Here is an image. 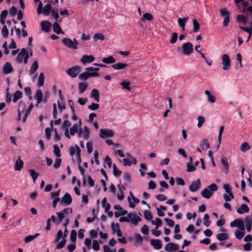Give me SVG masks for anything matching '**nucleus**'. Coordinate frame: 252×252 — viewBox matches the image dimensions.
I'll use <instances>...</instances> for the list:
<instances>
[{"label": "nucleus", "mask_w": 252, "mask_h": 252, "mask_svg": "<svg viewBox=\"0 0 252 252\" xmlns=\"http://www.w3.org/2000/svg\"><path fill=\"white\" fill-rule=\"evenodd\" d=\"M8 30L5 25L3 26L1 30V34L4 38H7L8 36Z\"/></svg>", "instance_id": "nucleus-57"}, {"label": "nucleus", "mask_w": 252, "mask_h": 252, "mask_svg": "<svg viewBox=\"0 0 252 252\" xmlns=\"http://www.w3.org/2000/svg\"><path fill=\"white\" fill-rule=\"evenodd\" d=\"M153 19L152 15L149 13H146L143 14L142 20H147L148 21H151Z\"/></svg>", "instance_id": "nucleus-62"}, {"label": "nucleus", "mask_w": 252, "mask_h": 252, "mask_svg": "<svg viewBox=\"0 0 252 252\" xmlns=\"http://www.w3.org/2000/svg\"><path fill=\"white\" fill-rule=\"evenodd\" d=\"M98 73L94 72V71H86L80 74L78 78L81 80L86 81L89 78L98 77Z\"/></svg>", "instance_id": "nucleus-5"}, {"label": "nucleus", "mask_w": 252, "mask_h": 252, "mask_svg": "<svg viewBox=\"0 0 252 252\" xmlns=\"http://www.w3.org/2000/svg\"><path fill=\"white\" fill-rule=\"evenodd\" d=\"M105 37L104 36L100 33H96L94 34L93 39L94 41H96L98 40H103Z\"/></svg>", "instance_id": "nucleus-51"}, {"label": "nucleus", "mask_w": 252, "mask_h": 252, "mask_svg": "<svg viewBox=\"0 0 252 252\" xmlns=\"http://www.w3.org/2000/svg\"><path fill=\"white\" fill-rule=\"evenodd\" d=\"M248 4L249 3L247 1H243L242 3V6L243 8L242 11V12L246 13L247 17H248V13H252V6H248Z\"/></svg>", "instance_id": "nucleus-22"}, {"label": "nucleus", "mask_w": 252, "mask_h": 252, "mask_svg": "<svg viewBox=\"0 0 252 252\" xmlns=\"http://www.w3.org/2000/svg\"><path fill=\"white\" fill-rule=\"evenodd\" d=\"M104 164H107L109 168H111L112 161L111 158L108 156H106L104 158Z\"/></svg>", "instance_id": "nucleus-64"}, {"label": "nucleus", "mask_w": 252, "mask_h": 252, "mask_svg": "<svg viewBox=\"0 0 252 252\" xmlns=\"http://www.w3.org/2000/svg\"><path fill=\"white\" fill-rule=\"evenodd\" d=\"M61 162L62 159L59 157H58L55 159V161L53 165V167L56 169H58L60 166Z\"/></svg>", "instance_id": "nucleus-61"}, {"label": "nucleus", "mask_w": 252, "mask_h": 252, "mask_svg": "<svg viewBox=\"0 0 252 252\" xmlns=\"http://www.w3.org/2000/svg\"><path fill=\"white\" fill-rule=\"evenodd\" d=\"M244 231L245 230H240V229L236 230L234 232L235 237L239 240L241 239L245 235Z\"/></svg>", "instance_id": "nucleus-45"}, {"label": "nucleus", "mask_w": 252, "mask_h": 252, "mask_svg": "<svg viewBox=\"0 0 252 252\" xmlns=\"http://www.w3.org/2000/svg\"><path fill=\"white\" fill-rule=\"evenodd\" d=\"M200 25L196 20H193V32L195 33L199 31Z\"/></svg>", "instance_id": "nucleus-49"}, {"label": "nucleus", "mask_w": 252, "mask_h": 252, "mask_svg": "<svg viewBox=\"0 0 252 252\" xmlns=\"http://www.w3.org/2000/svg\"><path fill=\"white\" fill-rule=\"evenodd\" d=\"M39 235V233H36L33 235H29L25 238L24 241L26 243H29L38 237Z\"/></svg>", "instance_id": "nucleus-48"}, {"label": "nucleus", "mask_w": 252, "mask_h": 252, "mask_svg": "<svg viewBox=\"0 0 252 252\" xmlns=\"http://www.w3.org/2000/svg\"><path fill=\"white\" fill-rule=\"evenodd\" d=\"M102 61L104 63L110 64L114 63L116 61L112 56H110L106 58H103Z\"/></svg>", "instance_id": "nucleus-40"}, {"label": "nucleus", "mask_w": 252, "mask_h": 252, "mask_svg": "<svg viewBox=\"0 0 252 252\" xmlns=\"http://www.w3.org/2000/svg\"><path fill=\"white\" fill-rule=\"evenodd\" d=\"M68 232L65 227L64 231V236L63 238L62 241L58 243V244L56 246V249H61L64 247L65 246V244L66 243V240L65 239L66 236L68 235Z\"/></svg>", "instance_id": "nucleus-21"}, {"label": "nucleus", "mask_w": 252, "mask_h": 252, "mask_svg": "<svg viewBox=\"0 0 252 252\" xmlns=\"http://www.w3.org/2000/svg\"><path fill=\"white\" fill-rule=\"evenodd\" d=\"M23 161L20 158V157H18V159L16 161L14 165V169L16 171H20L23 167Z\"/></svg>", "instance_id": "nucleus-33"}, {"label": "nucleus", "mask_w": 252, "mask_h": 252, "mask_svg": "<svg viewBox=\"0 0 252 252\" xmlns=\"http://www.w3.org/2000/svg\"><path fill=\"white\" fill-rule=\"evenodd\" d=\"M249 211V208L245 204H242L240 208H237V212L239 214H243L245 213H247Z\"/></svg>", "instance_id": "nucleus-32"}, {"label": "nucleus", "mask_w": 252, "mask_h": 252, "mask_svg": "<svg viewBox=\"0 0 252 252\" xmlns=\"http://www.w3.org/2000/svg\"><path fill=\"white\" fill-rule=\"evenodd\" d=\"M29 172L30 173V175L33 179V182H35L38 177V174L35 172L34 170L33 169H29Z\"/></svg>", "instance_id": "nucleus-55"}, {"label": "nucleus", "mask_w": 252, "mask_h": 252, "mask_svg": "<svg viewBox=\"0 0 252 252\" xmlns=\"http://www.w3.org/2000/svg\"><path fill=\"white\" fill-rule=\"evenodd\" d=\"M151 244L156 250H159L162 247L161 242L159 239H151Z\"/></svg>", "instance_id": "nucleus-27"}, {"label": "nucleus", "mask_w": 252, "mask_h": 252, "mask_svg": "<svg viewBox=\"0 0 252 252\" xmlns=\"http://www.w3.org/2000/svg\"><path fill=\"white\" fill-rule=\"evenodd\" d=\"M60 98V99L58 101V108L60 110V112H61L63 109H64L65 108V103L63 101V98L62 96V92L61 90L59 91Z\"/></svg>", "instance_id": "nucleus-31"}, {"label": "nucleus", "mask_w": 252, "mask_h": 252, "mask_svg": "<svg viewBox=\"0 0 252 252\" xmlns=\"http://www.w3.org/2000/svg\"><path fill=\"white\" fill-rule=\"evenodd\" d=\"M221 59L222 61V64L223 65L222 69L224 70H228L230 68V59L227 54H223L221 56Z\"/></svg>", "instance_id": "nucleus-9"}, {"label": "nucleus", "mask_w": 252, "mask_h": 252, "mask_svg": "<svg viewBox=\"0 0 252 252\" xmlns=\"http://www.w3.org/2000/svg\"><path fill=\"white\" fill-rule=\"evenodd\" d=\"M151 223L156 225V229H158V228L161 225L162 221L159 218H156L155 220H153L151 221Z\"/></svg>", "instance_id": "nucleus-53"}, {"label": "nucleus", "mask_w": 252, "mask_h": 252, "mask_svg": "<svg viewBox=\"0 0 252 252\" xmlns=\"http://www.w3.org/2000/svg\"><path fill=\"white\" fill-rule=\"evenodd\" d=\"M99 136L103 139L111 138L113 137L114 132L111 129L101 128L99 130Z\"/></svg>", "instance_id": "nucleus-11"}, {"label": "nucleus", "mask_w": 252, "mask_h": 252, "mask_svg": "<svg viewBox=\"0 0 252 252\" xmlns=\"http://www.w3.org/2000/svg\"><path fill=\"white\" fill-rule=\"evenodd\" d=\"M221 163L223 166L222 171L227 173L229 170L228 160L226 157L223 156L221 157Z\"/></svg>", "instance_id": "nucleus-28"}, {"label": "nucleus", "mask_w": 252, "mask_h": 252, "mask_svg": "<svg viewBox=\"0 0 252 252\" xmlns=\"http://www.w3.org/2000/svg\"><path fill=\"white\" fill-rule=\"evenodd\" d=\"M209 216L208 214H205L203 218V224L206 227H209L210 225V221L209 220Z\"/></svg>", "instance_id": "nucleus-58"}, {"label": "nucleus", "mask_w": 252, "mask_h": 252, "mask_svg": "<svg viewBox=\"0 0 252 252\" xmlns=\"http://www.w3.org/2000/svg\"><path fill=\"white\" fill-rule=\"evenodd\" d=\"M113 174L115 177L119 176L121 174V171L117 168L115 164H113Z\"/></svg>", "instance_id": "nucleus-63"}, {"label": "nucleus", "mask_w": 252, "mask_h": 252, "mask_svg": "<svg viewBox=\"0 0 252 252\" xmlns=\"http://www.w3.org/2000/svg\"><path fill=\"white\" fill-rule=\"evenodd\" d=\"M118 191L117 193V198L119 200H122L124 199V190L126 189L125 187L121 184L118 185Z\"/></svg>", "instance_id": "nucleus-18"}, {"label": "nucleus", "mask_w": 252, "mask_h": 252, "mask_svg": "<svg viewBox=\"0 0 252 252\" xmlns=\"http://www.w3.org/2000/svg\"><path fill=\"white\" fill-rule=\"evenodd\" d=\"M183 54L185 56L189 55L193 51V45L191 43L188 42L182 45Z\"/></svg>", "instance_id": "nucleus-8"}, {"label": "nucleus", "mask_w": 252, "mask_h": 252, "mask_svg": "<svg viewBox=\"0 0 252 252\" xmlns=\"http://www.w3.org/2000/svg\"><path fill=\"white\" fill-rule=\"evenodd\" d=\"M81 125V120H79V123H76L73 125L72 127L70 128L69 135L73 136L76 133L78 129L79 126Z\"/></svg>", "instance_id": "nucleus-30"}, {"label": "nucleus", "mask_w": 252, "mask_h": 252, "mask_svg": "<svg viewBox=\"0 0 252 252\" xmlns=\"http://www.w3.org/2000/svg\"><path fill=\"white\" fill-rule=\"evenodd\" d=\"M33 106H34V105H33V104L32 103H31L30 105L29 108L26 110V112L25 113V115H24V116L22 120V121L23 123H25L26 122L27 117H28V116L29 115L30 113H31V110L32 109V108L33 107Z\"/></svg>", "instance_id": "nucleus-43"}, {"label": "nucleus", "mask_w": 252, "mask_h": 252, "mask_svg": "<svg viewBox=\"0 0 252 252\" xmlns=\"http://www.w3.org/2000/svg\"><path fill=\"white\" fill-rule=\"evenodd\" d=\"M38 63L37 61H34L31 66L29 74L30 75L33 74L38 68Z\"/></svg>", "instance_id": "nucleus-35"}, {"label": "nucleus", "mask_w": 252, "mask_h": 252, "mask_svg": "<svg viewBox=\"0 0 252 252\" xmlns=\"http://www.w3.org/2000/svg\"><path fill=\"white\" fill-rule=\"evenodd\" d=\"M69 155L72 157L76 154L77 160H79V162H81V149L77 145L71 146L69 149Z\"/></svg>", "instance_id": "nucleus-6"}, {"label": "nucleus", "mask_w": 252, "mask_h": 252, "mask_svg": "<svg viewBox=\"0 0 252 252\" xmlns=\"http://www.w3.org/2000/svg\"><path fill=\"white\" fill-rule=\"evenodd\" d=\"M111 225L112 231L114 233L118 232V231L120 229L119 224L118 223H115L114 222H112Z\"/></svg>", "instance_id": "nucleus-54"}, {"label": "nucleus", "mask_w": 252, "mask_h": 252, "mask_svg": "<svg viewBox=\"0 0 252 252\" xmlns=\"http://www.w3.org/2000/svg\"><path fill=\"white\" fill-rule=\"evenodd\" d=\"M200 147L203 151H206L210 147V144L208 140L206 139H203L200 142Z\"/></svg>", "instance_id": "nucleus-38"}, {"label": "nucleus", "mask_w": 252, "mask_h": 252, "mask_svg": "<svg viewBox=\"0 0 252 252\" xmlns=\"http://www.w3.org/2000/svg\"><path fill=\"white\" fill-rule=\"evenodd\" d=\"M51 8H52V6L50 4H47L43 8V13H42L44 15H46V16L48 15L51 12Z\"/></svg>", "instance_id": "nucleus-47"}, {"label": "nucleus", "mask_w": 252, "mask_h": 252, "mask_svg": "<svg viewBox=\"0 0 252 252\" xmlns=\"http://www.w3.org/2000/svg\"><path fill=\"white\" fill-rule=\"evenodd\" d=\"M179 249L178 245L173 243H169L167 244L165 247V250L167 252H172Z\"/></svg>", "instance_id": "nucleus-17"}, {"label": "nucleus", "mask_w": 252, "mask_h": 252, "mask_svg": "<svg viewBox=\"0 0 252 252\" xmlns=\"http://www.w3.org/2000/svg\"><path fill=\"white\" fill-rule=\"evenodd\" d=\"M217 239L220 241H224L228 238V236L226 233H219L217 235Z\"/></svg>", "instance_id": "nucleus-50"}, {"label": "nucleus", "mask_w": 252, "mask_h": 252, "mask_svg": "<svg viewBox=\"0 0 252 252\" xmlns=\"http://www.w3.org/2000/svg\"><path fill=\"white\" fill-rule=\"evenodd\" d=\"M197 126L199 128L202 127L203 124L205 122V118L202 116H199L197 119Z\"/></svg>", "instance_id": "nucleus-52"}, {"label": "nucleus", "mask_w": 252, "mask_h": 252, "mask_svg": "<svg viewBox=\"0 0 252 252\" xmlns=\"http://www.w3.org/2000/svg\"><path fill=\"white\" fill-rule=\"evenodd\" d=\"M217 185L213 183L207 188L204 189L201 192V194L203 197L209 199L213 195V192L217 190Z\"/></svg>", "instance_id": "nucleus-2"}, {"label": "nucleus", "mask_w": 252, "mask_h": 252, "mask_svg": "<svg viewBox=\"0 0 252 252\" xmlns=\"http://www.w3.org/2000/svg\"><path fill=\"white\" fill-rule=\"evenodd\" d=\"M78 136L82 137L84 140H87L89 137V130L87 126H84L83 129H80Z\"/></svg>", "instance_id": "nucleus-15"}, {"label": "nucleus", "mask_w": 252, "mask_h": 252, "mask_svg": "<svg viewBox=\"0 0 252 252\" xmlns=\"http://www.w3.org/2000/svg\"><path fill=\"white\" fill-rule=\"evenodd\" d=\"M95 60V58L93 55H83L80 60V62L82 64L85 65L87 63H90Z\"/></svg>", "instance_id": "nucleus-14"}, {"label": "nucleus", "mask_w": 252, "mask_h": 252, "mask_svg": "<svg viewBox=\"0 0 252 252\" xmlns=\"http://www.w3.org/2000/svg\"><path fill=\"white\" fill-rule=\"evenodd\" d=\"M188 19V17H184L183 18H180L178 19V24L179 26L182 28V31H184L185 30V25Z\"/></svg>", "instance_id": "nucleus-34"}, {"label": "nucleus", "mask_w": 252, "mask_h": 252, "mask_svg": "<svg viewBox=\"0 0 252 252\" xmlns=\"http://www.w3.org/2000/svg\"><path fill=\"white\" fill-rule=\"evenodd\" d=\"M111 66L114 69L116 70H120L126 67L127 64L124 63H119L113 64Z\"/></svg>", "instance_id": "nucleus-42"}, {"label": "nucleus", "mask_w": 252, "mask_h": 252, "mask_svg": "<svg viewBox=\"0 0 252 252\" xmlns=\"http://www.w3.org/2000/svg\"><path fill=\"white\" fill-rule=\"evenodd\" d=\"M51 26V24L48 21H43L41 22V29L45 32L50 31Z\"/></svg>", "instance_id": "nucleus-26"}, {"label": "nucleus", "mask_w": 252, "mask_h": 252, "mask_svg": "<svg viewBox=\"0 0 252 252\" xmlns=\"http://www.w3.org/2000/svg\"><path fill=\"white\" fill-rule=\"evenodd\" d=\"M44 75L43 72H41L39 75L37 80V86L38 87H41L43 85L44 83Z\"/></svg>", "instance_id": "nucleus-46"}, {"label": "nucleus", "mask_w": 252, "mask_h": 252, "mask_svg": "<svg viewBox=\"0 0 252 252\" xmlns=\"http://www.w3.org/2000/svg\"><path fill=\"white\" fill-rule=\"evenodd\" d=\"M130 82L128 81H123L121 83V85L123 89H126L128 91L130 90V87H129Z\"/></svg>", "instance_id": "nucleus-56"}, {"label": "nucleus", "mask_w": 252, "mask_h": 252, "mask_svg": "<svg viewBox=\"0 0 252 252\" xmlns=\"http://www.w3.org/2000/svg\"><path fill=\"white\" fill-rule=\"evenodd\" d=\"M81 70V67L80 66H75L69 68L66 72L70 77L75 78L80 73Z\"/></svg>", "instance_id": "nucleus-7"}, {"label": "nucleus", "mask_w": 252, "mask_h": 252, "mask_svg": "<svg viewBox=\"0 0 252 252\" xmlns=\"http://www.w3.org/2000/svg\"><path fill=\"white\" fill-rule=\"evenodd\" d=\"M62 42L68 48L74 50L78 49V42L75 38H73L72 40L70 38L65 37L63 39Z\"/></svg>", "instance_id": "nucleus-4"}, {"label": "nucleus", "mask_w": 252, "mask_h": 252, "mask_svg": "<svg viewBox=\"0 0 252 252\" xmlns=\"http://www.w3.org/2000/svg\"><path fill=\"white\" fill-rule=\"evenodd\" d=\"M88 85L86 82H81L78 84V91L79 94L83 93L86 90Z\"/></svg>", "instance_id": "nucleus-39"}, {"label": "nucleus", "mask_w": 252, "mask_h": 252, "mask_svg": "<svg viewBox=\"0 0 252 252\" xmlns=\"http://www.w3.org/2000/svg\"><path fill=\"white\" fill-rule=\"evenodd\" d=\"M230 225L232 227H237L240 230H245V229L244 220L240 219H235L230 223Z\"/></svg>", "instance_id": "nucleus-10"}, {"label": "nucleus", "mask_w": 252, "mask_h": 252, "mask_svg": "<svg viewBox=\"0 0 252 252\" xmlns=\"http://www.w3.org/2000/svg\"><path fill=\"white\" fill-rule=\"evenodd\" d=\"M200 180L197 179L195 182H193L189 187L190 191L192 192H195L197 191L200 186Z\"/></svg>", "instance_id": "nucleus-20"}, {"label": "nucleus", "mask_w": 252, "mask_h": 252, "mask_svg": "<svg viewBox=\"0 0 252 252\" xmlns=\"http://www.w3.org/2000/svg\"><path fill=\"white\" fill-rule=\"evenodd\" d=\"M22 97V93L20 91H16L13 94V102L15 103Z\"/></svg>", "instance_id": "nucleus-41"}, {"label": "nucleus", "mask_w": 252, "mask_h": 252, "mask_svg": "<svg viewBox=\"0 0 252 252\" xmlns=\"http://www.w3.org/2000/svg\"><path fill=\"white\" fill-rule=\"evenodd\" d=\"M251 148V146L248 142H244L240 145V150L243 153H245Z\"/></svg>", "instance_id": "nucleus-37"}, {"label": "nucleus", "mask_w": 252, "mask_h": 252, "mask_svg": "<svg viewBox=\"0 0 252 252\" xmlns=\"http://www.w3.org/2000/svg\"><path fill=\"white\" fill-rule=\"evenodd\" d=\"M29 58V55L27 50L25 48H22L16 57V62L19 63L23 62L24 64H27Z\"/></svg>", "instance_id": "nucleus-3"}, {"label": "nucleus", "mask_w": 252, "mask_h": 252, "mask_svg": "<svg viewBox=\"0 0 252 252\" xmlns=\"http://www.w3.org/2000/svg\"><path fill=\"white\" fill-rule=\"evenodd\" d=\"M71 202L72 198L71 195L68 193H66L60 201V204L65 205H70Z\"/></svg>", "instance_id": "nucleus-16"}, {"label": "nucleus", "mask_w": 252, "mask_h": 252, "mask_svg": "<svg viewBox=\"0 0 252 252\" xmlns=\"http://www.w3.org/2000/svg\"><path fill=\"white\" fill-rule=\"evenodd\" d=\"M77 163L78 164V169H79V171H80L81 174L83 177V185H85L86 184V176L85 175V169L82 167H81V166L80 165L81 162H79V160H77Z\"/></svg>", "instance_id": "nucleus-36"}, {"label": "nucleus", "mask_w": 252, "mask_h": 252, "mask_svg": "<svg viewBox=\"0 0 252 252\" xmlns=\"http://www.w3.org/2000/svg\"><path fill=\"white\" fill-rule=\"evenodd\" d=\"M13 71L12 64L9 62H6L3 66L2 72L4 74H7Z\"/></svg>", "instance_id": "nucleus-23"}, {"label": "nucleus", "mask_w": 252, "mask_h": 252, "mask_svg": "<svg viewBox=\"0 0 252 252\" xmlns=\"http://www.w3.org/2000/svg\"><path fill=\"white\" fill-rule=\"evenodd\" d=\"M53 31L56 32L57 34H59L62 33V34H64V32L61 29L59 25L57 22H55L54 23L53 26Z\"/></svg>", "instance_id": "nucleus-44"}, {"label": "nucleus", "mask_w": 252, "mask_h": 252, "mask_svg": "<svg viewBox=\"0 0 252 252\" xmlns=\"http://www.w3.org/2000/svg\"><path fill=\"white\" fill-rule=\"evenodd\" d=\"M90 97L94 98L96 102L99 101V93L98 91L95 89H93L90 94Z\"/></svg>", "instance_id": "nucleus-29"}, {"label": "nucleus", "mask_w": 252, "mask_h": 252, "mask_svg": "<svg viewBox=\"0 0 252 252\" xmlns=\"http://www.w3.org/2000/svg\"><path fill=\"white\" fill-rule=\"evenodd\" d=\"M178 33L174 32L172 34L171 38L170 40V43L172 44H174L177 40Z\"/></svg>", "instance_id": "nucleus-60"}, {"label": "nucleus", "mask_w": 252, "mask_h": 252, "mask_svg": "<svg viewBox=\"0 0 252 252\" xmlns=\"http://www.w3.org/2000/svg\"><path fill=\"white\" fill-rule=\"evenodd\" d=\"M34 99L36 100V106H38V104L40 103L43 99V93L40 89H37L36 91L35 94L34 95Z\"/></svg>", "instance_id": "nucleus-19"}, {"label": "nucleus", "mask_w": 252, "mask_h": 252, "mask_svg": "<svg viewBox=\"0 0 252 252\" xmlns=\"http://www.w3.org/2000/svg\"><path fill=\"white\" fill-rule=\"evenodd\" d=\"M70 126V123L68 120H65L62 124V127L65 130L64 134L68 138H70L69 134L68 128Z\"/></svg>", "instance_id": "nucleus-24"}, {"label": "nucleus", "mask_w": 252, "mask_h": 252, "mask_svg": "<svg viewBox=\"0 0 252 252\" xmlns=\"http://www.w3.org/2000/svg\"><path fill=\"white\" fill-rule=\"evenodd\" d=\"M128 218L129 222H131L133 224L136 225L139 221H141V218L135 213H129L128 214Z\"/></svg>", "instance_id": "nucleus-13"}, {"label": "nucleus", "mask_w": 252, "mask_h": 252, "mask_svg": "<svg viewBox=\"0 0 252 252\" xmlns=\"http://www.w3.org/2000/svg\"><path fill=\"white\" fill-rule=\"evenodd\" d=\"M205 94L207 96V100L210 103H214L216 102V97L209 90H205Z\"/></svg>", "instance_id": "nucleus-25"}, {"label": "nucleus", "mask_w": 252, "mask_h": 252, "mask_svg": "<svg viewBox=\"0 0 252 252\" xmlns=\"http://www.w3.org/2000/svg\"><path fill=\"white\" fill-rule=\"evenodd\" d=\"M54 148V154L57 157H60L61 156L60 154V149L58 146L57 145H54L53 146Z\"/></svg>", "instance_id": "nucleus-59"}, {"label": "nucleus", "mask_w": 252, "mask_h": 252, "mask_svg": "<svg viewBox=\"0 0 252 252\" xmlns=\"http://www.w3.org/2000/svg\"><path fill=\"white\" fill-rule=\"evenodd\" d=\"M72 213V210L71 208H65L59 212H57L58 217V224H60L63 220L64 222L63 224V226L66 227L69 222V216Z\"/></svg>", "instance_id": "nucleus-1"}, {"label": "nucleus", "mask_w": 252, "mask_h": 252, "mask_svg": "<svg viewBox=\"0 0 252 252\" xmlns=\"http://www.w3.org/2000/svg\"><path fill=\"white\" fill-rule=\"evenodd\" d=\"M129 195L131 197V198L130 196H128L127 198L129 207L131 208H134L135 207L136 204H137L140 202V200L139 199L133 196L132 192L130 191L129 192Z\"/></svg>", "instance_id": "nucleus-12"}]
</instances>
